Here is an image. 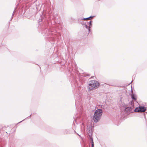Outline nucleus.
I'll list each match as a JSON object with an SVG mask.
<instances>
[{
	"mask_svg": "<svg viewBox=\"0 0 147 147\" xmlns=\"http://www.w3.org/2000/svg\"><path fill=\"white\" fill-rule=\"evenodd\" d=\"M82 24L84 26V27H85L88 30V26L86 23H85L84 22H83Z\"/></svg>",
	"mask_w": 147,
	"mask_h": 147,
	"instance_id": "6",
	"label": "nucleus"
},
{
	"mask_svg": "<svg viewBox=\"0 0 147 147\" xmlns=\"http://www.w3.org/2000/svg\"><path fill=\"white\" fill-rule=\"evenodd\" d=\"M64 133L65 134H67L69 133V130L68 129H66L64 132Z\"/></svg>",
	"mask_w": 147,
	"mask_h": 147,
	"instance_id": "9",
	"label": "nucleus"
},
{
	"mask_svg": "<svg viewBox=\"0 0 147 147\" xmlns=\"http://www.w3.org/2000/svg\"><path fill=\"white\" fill-rule=\"evenodd\" d=\"M92 21H90L89 22V26H88V33H89L90 32V28L91 27V26L92 25Z\"/></svg>",
	"mask_w": 147,
	"mask_h": 147,
	"instance_id": "5",
	"label": "nucleus"
},
{
	"mask_svg": "<svg viewBox=\"0 0 147 147\" xmlns=\"http://www.w3.org/2000/svg\"><path fill=\"white\" fill-rule=\"evenodd\" d=\"M94 17V16H90L89 17H90V18H93Z\"/></svg>",
	"mask_w": 147,
	"mask_h": 147,
	"instance_id": "12",
	"label": "nucleus"
},
{
	"mask_svg": "<svg viewBox=\"0 0 147 147\" xmlns=\"http://www.w3.org/2000/svg\"><path fill=\"white\" fill-rule=\"evenodd\" d=\"M132 102H133L132 101H131V104H133Z\"/></svg>",
	"mask_w": 147,
	"mask_h": 147,
	"instance_id": "13",
	"label": "nucleus"
},
{
	"mask_svg": "<svg viewBox=\"0 0 147 147\" xmlns=\"http://www.w3.org/2000/svg\"><path fill=\"white\" fill-rule=\"evenodd\" d=\"M131 97L132 99L134 101H136L137 99V98L136 96L134 94H133L131 96Z\"/></svg>",
	"mask_w": 147,
	"mask_h": 147,
	"instance_id": "4",
	"label": "nucleus"
},
{
	"mask_svg": "<svg viewBox=\"0 0 147 147\" xmlns=\"http://www.w3.org/2000/svg\"><path fill=\"white\" fill-rule=\"evenodd\" d=\"M99 84L95 80H90L88 82V91H90L93 89H96L99 86Z\"/></svg>",
	"mask_w": 147,
	"mask_h": 147,
	"instance_id": "1",
	"label": "nucleus"
},
{
	"mask_svg": "<svg viewBox=\"0 0 147 147\" xmlns=\"http://www.w3.org/2000/svg\"><path fill=\"white\" fill-rule=\"evenodd\" d=\"M15 11V10H14L13 13H12V16H11V19L13 18V15H14V11Z\"/></svg>",
	"mask_w": 147,
	"mask_h": 147,
	"instance_id": "11",
	"label": "nucleus"
},
{
	"mask_svg": "<svg viewBox=\"0 0 147 147\" xmlns=\"http://www.w3.org/2000/svg\"><path fill=\"white\" fill-rule=\"evenodd\" d=\"M146 107L144 106H140L139 107L136 108L134 110V112H144L146 110Z\"/></svg>",
	"mask_w": 147,
	"mask_h": 147,
	"instance_id": "3",
	"label": "nucleus"
},
{
	"mask_svg": "<svg viewBox=\"0 0 147 147\" xmlns=\"http://www.w3.org/2000/svg\"><path fill=\"white\" fill-rule=\"evenodd\" d=\"M88 134L89 133L90 134V136H92V130L91 128H88Z\"/></svg>",
	"mask_w": 147,
	"mask_h": 147,
	"instance_id": "7",
	"label": "nucleus"
},
{
	"mask_svg": "<svg viewBox=\"0 0 147 147\" xmlns=\"http://www.w3.org/2000/svg\"><path fill=\"white\" fill-rule=\"evenodd\" d=\"M102 113L101 109L96 110L93 115V119L95 123L97 122L100 120Z\"/></svg>",
	"mask_w": 147,
	"mask_h": 147,
	"instance_id": "2",
	"label": "nucleus"
},
{
	"mask_svg": "<svg viewBox=\"0 0 147 147\" xmlns=\"http://www.w3.org/2000/svg\"><path fill=\"white\" fill-rule=\"evenodd\" d=\"M90 17H88L87 18H83V19H82V20H90Z\"/></svg>",
	"mask_w": 147,
	"mask_h": 147,
	"instance_id": "10",
	"label": "nucleus"
},
{
	"mask_svg": "<svg viewBox=\"0 0 147 147\" xmlns=\"http://www.w3.org/2000/svg\"><path fill=\"white\" fill-rule=\"evenodd\" d=\"M24 120H23V121H24ZM22 121H20V122H21Z\"/></svg>",
	"mask_w": 147,
	"mask_h": 147,
	"instance_id": "14",
	"label": "nucleus"
},
{
	"mask_svg": "<svg viewBox=\"0 0 147 147\" xmlns=\"http://www.w3.org/2000/svg\"><path fill=\"white\" fill-rule=\"evenodd\" d=\"M39 22H40V20H39Z\"/></svg>",
	"mask_w": 147,
	"mask_h": 147,
	"instance_id": "15",
	"label": "nucleus"
},
{
	"mask_svg": "<svg viewBox=\"0 0 147 147\" xmlns=\"http://www.w3.org/2000/svg\"><path fill=\"white\" fill-rule=\"evenodd\" d=\"M91 139V143L92 144V147H94V142H93V139L92 138H90Z\"/></svg>",
	"mask_w": 147,
	"mask_h": 147,
	"instance_id": "8",
	"label": "nucleus"
}]
</instances>
